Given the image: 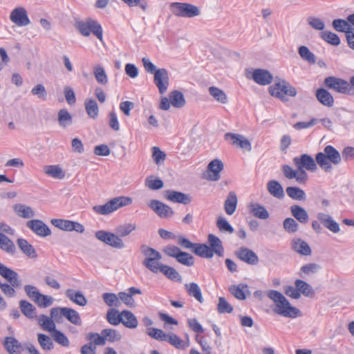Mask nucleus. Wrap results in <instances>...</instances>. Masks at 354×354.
I'll return each mask as SVG.
<instances>
[{
	"mask_svg": "<svg viewBox=\"0 0 354 354\" xmlns=\"http://www.w3.org/2000/svg\"><path fill=\"white\" fill-rule=\"evenodd\" d=\"M224 168L223 163L219 159L210 161L204 174L205 178L210 181H217L221 178V172Z\"/></svg>",
	"mask_w": 354,
	"mask_h": 354,
	"instance_id": "12",
	"label": "nucleus"
},
{
	"mask_svg": "<svg viewBox=\"0 0 354 354\" xmlns=\"http://www.w3.org/2000/svg\"><path fill=\"white\" fill-rule=\"evenodd\" d=\"M267 189L268 192L274 197L282 199L285 194L281 185L275 180H271L267 183Z\"/></svg>",
	"mask_w": 354,
	"mask_h": 354,
	"instance_id": "30",
	"label": "nucleus"
},
{
	"mask_svg": "<svg viewBox=\"0 0 354 354\" xmlns=\"http://www.w3.org/2000/svg\"><path fill=\"white\" fill-rule=\"evenodd\" d=\"M332 26L336 31L345 32L346 35H348L350 32L353 31V28L348 21V20L346 21L341 19H334L332 22Z\"/></svg>",
	"mask_w": 354,
	"mask_h": 354,
	"instance_id": "42",
	"label": "nucleus"
},
{
	"mask_svg": "<svg viewBox=\"0 0 354 354\" xmlns=\"http://www.w3.org/2000/svg\"><path fill=\"white\" fill-rule=\"evenodd\" d=\"M26 226L38 236L44 238L51 234L50 229L41 220H30L26 223Z\"/></svg>",
	"mask_w": 354,
	"mask_h": 354,
	"instance_id": "13",
	"label": "nucleus"
},
{
	"mask_svg": "<svg viewBox=\"0 0 354 354\" xmlns=\"http://www.w3.org/2000/svg\"><path fill=\"white\" fill-rule=\"evenodd\" d=\"M281 171L284 177L288 180L295 179L296 182L301 185L306 183V180L304 178L305 175L297 168L294 169L288 165H283L281 166Z\"/></svg>",
	"mask_w": 354,
	"mask_h": 354,
	"instance_id": "19",
	"label": "nucleus"
},
{
	"mask_svg": "<svg viewBox=\"0 0 354 354\" xmlns=\"http://www.w3.org/2000/svg\"><path fill=\"white\" fill-rule=\"evenodd\" d=\"M52 337L57 344L64 347H68L70 344L68 337L62 332L57 329L52 333Z\"/></svg>",
	"mask_w": 354,
	"mask_h": 354,
	"instance_id": "62",
	"label": "nucleus"
},
{
	"mask_svg": "<svg viewBox=\"0 0 354 354\" xmlns=\"http://www.w3.org/2000/svg\"><path fill=\"white\" fill-rule=\"evenodd\" d=\"M236 257L241 261L249 264L257 265L259 263L257 254L252 250L241 247L235 252Z\"/></svg>",
	"mask_w": 354,
	"mask_h": 354,
	"instance_id": "18",
	"label": "nucleus"
},
{
	"mask_svg": "<svg viewBox=\"0 0 354 354\" xmlns=\"http://www.w3.org/2000/svg\"><path fill=\"white\" fill-rule=\"evenodd\" d=\"M0 275L6 279L12 286H21V281L18 279L17 273L0 263Z\"/></svg>",
	"mask_w": 354,
	"mask_h": 354,
	"instance_id": "21",
	"label": "nucleus"
},
{
	"mask_svg": "<svg viewBox=\"0 0 354 354\" xmlns=\"http://www.w3.org/2000/svg\"><path fill=\"white\" fill-rule=\"evenodd\" d=\"M317 100L327 107H331L334 104V98L332 95L324 88H319L316 91Z\"/></svg>",
	"mask_w": 354,
	"mask_h": 354,
	"instance_id": "29",
	"label": "nucleus"
},
{
	"mask_svg": "<svg viewBox=\"0 0 354 354\" xmlns=\"http://www.w3.org/2000/svg\"><path fill=\"white\" fill-rule=\"evenodd\" d=\"M185 289L190 297H194L201 304L203 303L204 299L202 295L201 290L196 283L192 282L185 283Z\"/></svg>",
	"mask_w": 354,
	"mask_h": 354,
	"instance_id": "31",
	"label": "nucleus"
},
{
	"mask_svg": "<svg viewBox=\"0 0 354 354\" xmlns=\"http://www.w3.org/2000/svg\"><path fill=\"white\" fill-rule=\"evenodd\" d=\"M104 302L110 307L115 306L119 307L120 306V301L119 300V294L105 292L102 295Z\"/></svg>",
	"mask_w": 354,
	"mask_h": 354,
	"instance_id": "56",
	"label": "nucleus"
},
{
	"mask_svg": "<svg viewBox=\"0 0 354 354\" xmlns=\"http://www.w3.org/2000/svg\"><path fill=\"white\" fill-rule=\"evenodd\" d=\"M208 241L210 245V250H212V255L214 256V254H216L219 257H223L224 250L221 241L214 234H209Z\"/></svg>",
	"mask_w": 354,
	"mask_h": 354,
	"instance_id": "36",
	"label": "nucleus"
},
{
	"mask_svg": "<svg viewBox=\"0 0 354 354\" xmlns=\"http://www.w3.org/2000/svg\"><path fill=\"white\" fill-rule=\"evenodd\" d=\"M38 324L46 331L53 333L56 329V325L53 319L45 315H41L37 318Z\"/></svg>",
	"mask_w": 354,
	"mask_h": 354,
	"instance_id": "35",
	"label": "nucleus"
},
{
	"mask_svg": "<svg viewBox=\"0 0 354 354\" xmlns=\"http://www.w3.org/2000/svg\"><path fill=\"white\" fill-rule=\"evenodd\" d=\"M298 53L301 58L310 64L316 62L315 55L305 46H301L298 49Z\"/></svg>",
	"mask_w": 354,
	"mask_h": 354,
	"instance_id": "57",
	"label": "nucleus"
},
{
	"mask_svg": "<svg viewBox=\"0 0 354 354\" xmlns=\"http://www.w3.org/2000/svg\"><path fill=\"white\" fill-rule=\"evenodd\" d=\"M145 185L152 190L160 189L163 187V182L160 178L149 176L145 180Z\"/></svg>",
	"mask_w": 354,
	"mask_h": 354,
	"instance_id": "63",
	"label": "nucleus"
},
{
	"mask_svg": "<svg viewBox=\"0 0 354 354\" xmlns=\"http://www.w3.org/2000/svg\"><path fill=\"white\" fill-rule=\"evenodd\" d=\"M287 195L293 200H306L305 192L298 187H288L286 189Z\"/></svg>",
	"mask_w": 354,
	"mask_h": 354,
	"instance_id": "50",
	"label": "nucleus"
},
{
	"mask_svg": "<svg viewBox=\"0 0 354 354\" xmlns=\"http://www.w3.org/2000/svg\"><path fill=\"white\" fill-rule=\"evenodd\" d=\"M19 308L23 315L27 318L33 319L37 317L36 308L29 301L21 300L19 301Z\"/></svg>",
	"mask_w": 354,
	"mask_h": 354,
	"instance_id": "32",
	"label": "nucleus"
},
{
	"mask_svg": "<svg viewBox=\"0 0 354 354\" xmlns=\"http://www.w3.org/2000/svg\"><path fill=\"white\" fill-rule=\"evenodd\" d=\"M248 208L254 216L260 219H267L269 217V213L262 205L256 203H250L248 204Z\"/></svg>",
	"mask_w": 354,
	"mask_h": 354,
	"instance_id": "26",
	"label": "nucleus"
},
{
	"mask_svg": "<svg viewBox=\"0 0 354 354\" xmlns=\"http://www.w3.org/2000/svg\"><path fill=\"white\" fill-rule=\"evenodd\" d=\"M160 272L170 280L177 281H181L182 280L180 274L172 267L163 265Z\"/></svg>",
	"mask_w": 354,
	"mask_h": 354,
	"instance_id": "52",
	"label": "nucleus"
},
{
	"mask_svg": "<svg viewBox=\"0 0 354 354\" xmlns=\"http://www.w3.org/2000/svg\"><path fill=\"white\" fill-rule=\"evenodd\" d=\"M266 295L275 304L274 312L285 317L295 318L301 315V311L291 306L288 300L280 292L270 290Z\"/></svg>",
	"mask_w": 354,
	"mask_h": 354,
	"instance_id": "1",
	"label": "nucleus"
},
{
	"mask_svg": "<svg viewBox=\"0 0 354 354\" xmlns=\"http://www.w3.org/2000/svg\"><path fill=\"white\" fill-rule=\"evenodd\" d=\"M315 160L318 165L325 171H330L332 169V165H339L341 162L342 158L339 152L333 146H326L323 152H319L315 156Z\"/></svg>",
	"mask_w": 354,
	"mask_h": 354,
	"instance_id": "2",
	"label": "nucleus"
},
{
	"mask_svg": "<svg viewBox=\"0 0 354 354\" xmlns=\"http://www.w3.org/2000/svg\"><path fill=\"white\" fill-rule=\"evenodd\" d=\"M136 225L135 223H125L123 225H118L115 228V233L121 238L122 236H127L130 234L133 231L136 229Z\"/></svg>",
	"mask_w": 354,
	"mask_h": 354,
	"instance_id": "55",
	"label": "nucleus"
},
{
	"mask_svg": "<svg viewBox=\"0 0 354 354\" xmlns=\"http://www.w3.org/2000/svg\"><path fill=\"white\" fill-rule=\"evenodd\" d=\"M292 248L297 253L304 256H309L312 250L309 245L301 239H294L292 241Z\"/></svg>",
	"mask_w": 354,
	"mask_h": 354,
	"instance_id": "27",
	"label": "nucleus"
},
{
	"mask_svg": "<svg viewBox=\"0 0 354 354\" xmlns=\"http://www.w3.org/2000/svg\"><path fill=\"white\" fill-rule=\"evenodd\" d=\"M247 77L252 78L257 84L259 85H268L272 80V75L264 69H255L252 72L248 71Z\"/></svg>",
	"mask_w": 354,
	"mask_h": 354,
	"instance_id": "14",
	"label": "nucleus"
},
{
	"mask_svg": "<svg viewBox=\"0 0 354 354\" xmlns=\"http://www.w3.org/2000/svg\"><path fill=\"white\" fill-rule=\"evenodd\" d=\"M295 286L298 288L300 295L302 294L305 297H312L315 294L312 286L301 279H297L295 281Z\"/></svg>",
	"mask_w": 354,
	"mask_h": 354,
	"instance_id": "41",
	"label": "nucleus"
},
{
	"mask_svg": "<svg viewBox=\"0 0 354 354\" xmlns=\"http://www.w3.org/2000/svg\"><path fill=\"white\" fill-rule=\"evenodd\" d=\"M317 218L319 221L330 232L338 233L340 231L339 225L330 215L324 212H319L317 214Z\"/></svg>",
	"mask_w": 354,
	"mask_h": 354,
	"instance_id": "20",
	"label": "nucleus"
},
{
	"mask_svg": "<svg viewBox=\"0 0 354 354\" xmlns=\"http://www.w3.org/2000/svg\"><path fill=\"white\" fill-rule=\"evenodd\" d=\"M44 173L56 179H63L65 177V172L58 165H46L44 167Z\"/></svg>",
	"mask_w": 354,
	"mask_h": 354,
	"instance_id": "38",
	"label": "nucleus"
},
{
	"mask_svg": "<svg viewBox=\"0 0 354 354\" xmlns=\"http://www.w3.org/2000/svg\"><path fill=\"white\" fill-rule=\"evenodd\" d=\"M169 7L172 13L179 17L192 18L201 15L198 7L188 3L173 2Z\"/></svg>",
	"mask_w": 354,
	"mask_h": 354,
	"instance_id": "6",
	"label": "nucleus"
},
{
	"mask_svg": "<svg viewBox=\"0 0 354 354\" xmlns=\"http://www.w3.org/2000/svg\"><path fill=\"white\" fill-rule=\"evenodd\" d=\"M238 199L234 192H230L224 203V209L227 214L232 215L236 211Z\"/></svg>",
	"mask_w": 354,
	"mask_h": 354,
	"instance_id": "34",
	"label": "nucleus"
},
{
	"mask_svg": "<svg viewBox=\"0 0 354 354\" xmlns=\"http://www.w3.org/2000/svg\"><path fill=\"white\" fill-rule=\"evenodd\" d=\"M95 236L97 239L112 248L122 249L125 246L123 240L118 234L104 230H99L95 232Z\"/></svg>",
	"mask_w": 354,
	"mask_h": 354,
	"instance_id": "8",
	"label": "nucleus"
},
{
	"mask_svg": "<svg viewBox=\"0 0 354 354\" xmlns=\"http://www.w3.org/2000/svg\"><path fill=\"white\" fill-rule=\"evenodd\" d=\"M141 252L142 254L145 256V259H161L162 255L159 252L156 250L155 249L148 247L147 245H142L141 247Z\"/></svg>",
	"mask_w": 354,
	"mask_h": 354,
	"instance_id": "60",
	"label": "nucleus"
},
{
	"mask_svg": "<svg viewBox=\"0 0 354 354\" xmlns=\"http://www.w3.org/2000/svg\"><path fill=\"white\" fill-rule=\"evenodd\" d=\"M17 244L20 250L28 257L30 258H36L37 254L35 248L26 239H18Z\"/></svg>",
	"mask_w": 354,
	"mask_h": 354,
	"instance_id": "46",
	"label": "nucleus"
},
{
	"mask_svg": "<svg viewBox=\"0 0 354 354\" xmlns=\"http://www.w3.org/2000/svg\"><path fill=\"white\" fill-rule=\"evenodd\" d=\"M295 166L305 175L304 178L307 181L308 174L306 170L315 171L317 169L316 160H315L308 154L304 153L292 159Z\"/></svg>",
	"mask_w": 354,
	"mask_h": 354,
	"instance_id": "7",
	"label": "nucleus"
},
{
	"mask_svg": "<svg viewBox=\"0 0 354 354\" xmlns=\"http://www.w3.org/2000/svg\"><path fill=\"white\" fill-rule=\"evenodd\" d=\"M85 111L90 118L95 120L99 115V106L97 102L93 98L84 100Z\"/></svg>",
	"mask_w": 354,
	"mask_h": 354,
	"instance_id": "33",
	"label": "nucleus"
},
{
	"mask_svg": "<svg viewBox=\"0 0 354 354\" xmlns=\"http://www.w3.org/2000/svg\"><path fill=\"white\" fill-rule=\"evenodd\" d=\"M169 97L171 105L175 108H182L186 103L183 94L178 91H171L169 93Z\"/></svg>",
	"mask_w": 354,
	"mask_h": 354,
	"instance_id": "45",
	"label": "nucleus"
},
{
	"mask_svg": "<svg viewBox=\"0 0 354 354\" xmlns=\"http://www.w3.org/2000/svg\"><path fill=\"white\" fill-rule=\"evenodd\" d=\"M176 260L180 263L187 266H192L194 263V257L189 253L183 251L178 255Z\"/></svg>",
	"mask_w": 354,
	"mask_h": 354,
	"instance_id": "64",
	"label": "nucleus"
},
{
	"mask_svg": "<svg viewBox=\"0 0 354 354\" xmlns=\"http://www.w3.org/2000/svg\"><path fill=\"white\" fill-rule=\"evenodd\" d=\"M154 83L160 93L164 94L169 86V74L165 68H159L154 75Z\"/></svg>",
	"mask_w": 354,
	"mask_h": 354,
	"instance_id": "17",
	"label": "nucleus"
},
{
	"mask_svg": "<svg viewBox=\"0 0 354 354\" xmlns=\"http://www.w3.org/2000/svg\"><path fill=\"white\" fill-rule=\"evenodd\" d=\"M269 93L272 96L282 101H287L286 96L295 97L297 95V90L287 81L281 80L269 87Z\"/></svg>",
	"mask_w": 354,
	"mask_h": 354,
	"instance_id": "4",
	"label": "nucleus"
},
{
	"mask_svg": "<svg viewBox=\"0 0 354 354\" xmlns=\"http://www.w3.org/2000/svg\"><path fill=\"white\" fill-rule=\"evenodd\" d=\"M165 196L167 200L171 202L184 205L189 204L192 201L191 197L188 194L174 190L165 191Z\"/></svg>",
	"mask_w": 354,
	"mask_h": 354,
	"instance_id": "23",
	"label": "nucleus"
},
{
	"mask_svg": "<svg viewBox=\"0 0 354 354\" xmlns=\"http://www.w3.org/2000/svg\"><path fill=\"white\" fill-rule=\"evenodd\" d=\"M133 199L129 196H118L109 200L102 205H95L93 207L94 211L102 215L109 214L119 208L131 205Z\"/></svg>",
	"mask_w": 354,
	"mask_h": 354,
	"instance_id": "3",
	"label": "nucleus"
},
{
	"mask_svg": "<svg viewBox=\"0 0 354 354\" xmlns=\"http://www.w3.org/2000/svg\"><path fill=\"white\" fill-rule=\"evenodd\" d=\"M209 95L218 103L225 104L228 102V97L225 93L216 86H210L208 88Z\"/></svg>",
	"mask_w": 354,
	"mask_h": 354,
	"instance_id": "40",
	"label": "nucleus"
},
{
	"mask_svg": "<svg viewBox=\"0 0 354 354\" xmlns=\"http://www.w3.org/2000/svg\"><path fill=\"white\" fill-rule=\"evenodd\" d=\"M121 323L127 328L135 329L138 326V321L135 315L130 310L121 311Z\"/></svg>",
	"mask_w": 354,
	"mask_h": 354,
	"instance_id": "24",
	"label": "nucleus"
},
{
	"mask_svg": "<svg viewBox=\"0 0 354 354\" xmlns=\"http://www.w3.org/2000/svg\"><path fill=\"white\" fill-rule=\"evenodd\" d=\"M66 296L71 301L80 306H85L87 304V299L80 291H75L73 289L66 290Z\"/></svg>",
	"mask_w": 354,
	"mask_h": 354,
	"instance_id": "28",
	"label": "nucleus"
},
{
	"mask_svg": "<svg viewBox=\"0 0 354 354\" xmlns=\"http://www.w3.org/2000/svg\"><path fill=\"white\" fill-rule=\"evenodd\" d=\"M63 310L64 317H65L68 322L77 326L81 325L82 320L79 313L76 310L67 307H64Z\"/></svg>",
	"mask_w": 354,
	"mask_h": 354,
	"instance_id": "48",
	"label": "nucleus"
},
{
	"mask_svg": "<svg viewBox=\"0 0 354 354\" xmlns=\"http://www.w3.org/2000/svg\"><path fill=\"white\" fill-rule=\"evenodd\" d=\"M75 26L82 35L88 37L92 32L101 41H103L102 28L97 21L92 19H86L85 21H77Z\"/></svg>",
	"mask_w": 354,
	"mask_h": 354,
	"instance_id": "5",
	"label": "nucleus"
},
{
	"mask_svg": "<svg viewBox=\"0 0 354 354\" xmlns=\"http://www.w3.org/2000/svg\"><path fill=\"white\" fill-rule=\"evenodd\" d=\"M0 248L12 254L15 253L16 249L13 242L1 232H0Z\"/></svg>",
	"mask_w": 354,
	"mask_h": 354,
	"instance_id": "49",
	"label": "nucleus"
},
{
	"mask_svg": "<svg viewBox=\"0 0 354 354\" xmlns=\"http://www.w3.org/2000/svg\"><path fill=\"white\" fill-rule=\"evenodd\" d=\"M50 223L55 227L65 232L75 231L77 233L82 234L85 230L82 224L79 222L71 220L53 218L50 220Z\"/></svg>",
	"mask_w": 354,
	"mask_h": 354,
	"instance_id": "11",
	"label": "nucleus"
},
{
	"mask_svg": "<svg viewBox=\"0 0 354 354\" xmlns=\"http://www.w3.org/2000/svg\"><path fill=\"white\" fill-rule=\"evenodd\" d=\"M149 207L162 218L171 217L174 214L171 207L158 200H151L149 203Z\"/></svg>",
	"mask_w": 354,
	"mask_h": 354,
	"instance_id": "16",
	"label": "nucleus"
},
{
	"mask_svg": "<svg viewBox=\"0 0 354 354\" xmlns=\"http://www.w3.org/2000/svg\"><path fill=\"white\" fill-rule=\"evenodd\" d=\"M246 284L240 283L237 286L233 285L229 288L230 293L236 299L244 300L246 299L245 291L248 290Z\"/></svg>",
	"mask_w": 354,
	"mask_h": 354,
	"instance_id": "47",
	"label": "nucleus"
},
{
	"mask_svg": "<svg viewBox=\"0 0 354 354\" xmlns=\"http://www.w3.org/2000/svg\"><path fill=\"white\" fill-rule=\"evenodd\" d=\"M93 73L97 83L102 85H106L108 83V76L102 65L97 64L94 66Z\"/></svg>",
	"mask_w": 354,
	"mask_h": 354,
	"instance_id": "43",
	"label": "nucleus"
},
{
	"mask_svg": "<svg viewBox=\"0 0 354 354\" xmlns=\"http://www.w3.org/2000/svg\"><path fill=\"white\" fill-rule=\"evenodd\" d=\"M224 138L231 145L241 149L244 151L250 152L252 151V144L250 141L243 135L234 133H226Z\"/></svg>",
	"mask_w": 354,
	"mask_h": 354,
	"instance_id": "10",
	"label": "nucleus"
},
{
	"mask_svg": "<svg viewBox=\"0 0 354 354\" xmlns=\"http://www.w3.org/2000/svg\"><path fill=\"white\" fill-rule=\"evenodd\" d=\"M102 334L104 337V344L110 342L115 343L119 342L122 339V335L120 333L113 328H105L102 330Z\"/></svg>",
	"mask_w": 354,
	"mask_h": 354,
	"instance_id": "39",
	"label": "nucleus"
},
{
	"mask_svg": "<svg viewBox=\"0 0 354 354\" xmlns=\"http://www.w3.org/2000/svg\"><path fill=\"white\" fill-rule=\"evenodd\" d=\"M321 38L333 46H338L340 44V39L338 35L333 32L326 30L320 34Z\"/></svg>",
	"mask_w": 354,
	"mask_h": 354,
	"instance_id": "53",
	"label": "nucleus"
},
{
	"mask_svg": "<svg viewBox=\"0 0 354 354\" xmlns=\"http://www.w3.org/2000/svg\"><path fill=\"white\" fill-rule=\"evenodd\" d=\"M15 213L20 218H31L35 216V211L33 209L27 206L24 204L17 203L12 207Z\"/></svg>",
	"mask_w": 354,
	"mask_h": 354,
	"instance_id": "25",
	"label": "nucleus"
},
{
	"mask_svg": "<svg viewBox=\"0 0 354 354\" xmlns=\"http://www.w3.org/2000/svg\"><path fill=\"white\" fill-rule=\"evenodd\" d=\"M193 252L203 258H212V250L205 244H195Z\"/></svg>",
	"mask_w": 354,
	"mask_h": 354,
	"instance_id": "51",
	"label": "nucleus"
},
{
	"mask_svg": "<svg viewBox=\"0 0 354 354\" xmlns=\"http://www.w3.org/2000/svg\"><path fill=\"white\" fill-rule=\"evenodd\" d=\"M217 310L220 314L231 313L233 311V306L225 299L220 297L217 305Z\"/></svg>",
	"mask_w": 354,
	"mask_h": 354,
	"instance_id": "61",
	"label": "nucleus"
},
{
	"mask_svg": "<svg viewBox=\"0 0 354 354\" xmlns=\"http://www.w3.org/2000/svg\"><path fill=\"white\" fill-rule=\"evenodd\" d=\"M57 121L61 127L66 128L72 124L73 118L66 109H62L58 112Z\"/></svg>",
	"mask_w": 354,
	"mask_h": 354,
	"instance_id": "44",
	"label": "nucleus"
},
{
	"mask_svg": "<svg viewBox=\"0 0 354 354\" xmlns=\"http://www.w3.org/2000/svg\"><path fill=\"white\" fill-rule=\"evenodd\" d=\"M3 345L9 354H20L24 350L22 344L11 336L5 337Z\"/></svg>",
	"mask_w": 354,
	"mask_h": 354,
	"instance_id": "22",
	"label": "nucleus"
},
{
	"mask_svg": "<svg viewBox=\"0 0 354 354\" xmlns=\"http://www.w3.org/2000/svg\"><path fill=\"white\" fill-rule=\"evenodd\" d=\"M160 259H144L142 264L153 273H158L160 271L163 264L160 262Z\"/></svg>",
	"mask_w": 354,
	"mask_h": 354,
	"instance_id": "58",
	"label": "nucleus"
},
{
	"mask_svg": "<svg viewBox=\"0 0 354 354\" xmlns=\"http://www.w3.org/2000/svg\"><path fill=\"white\" fill-rule=\"evenodd\" d=\"M324 84L328 88L342 94L350 95L353 93L349 82L341 78L328 77L324 80Z\"/></svg>",
	"mask_w": 354,
	"mask_h": 354,
	"instance_id": "9",
	"label": "nucleus"
},
{
	"mask_svg": "<svg viewBox=\"0 0 354 354\" xmlns=\"http://www.w3.org/2000/svg\"><path fill=\"white\" fill-rule=\"evenodd\" d=\"M121 312L114 308L109 309L106 313V319L113 326H118L121 323Z\"/></svg>",
	"mask_w": 354,
	"mask_h": 354,
	"instance_id": "59",
	"label": "nucleus"
},
{
	"mask_svg": "<svg viewBox=\"0 0 354 354\" xmlns=\"http://www.w3.org/2000/svg\"><path fill=\"white\" fill-rule=\"evenodd\" d=\"M10 19L17 26H26L30 23L27 11L23 7L13 9L10 12Z\"/></svg>",
	"mask_w": 354,
	"mask_h": 354,
	"instance_id": "15",
	"label": "nucleus"
},
{
	"mask_svg": "<svg viewBox=\"0 0 354 354\" xmlns=\"http://www.w3.org/2000/svg\"><path fill=\"white\" fill-rule=\"evenodd\" d=\"M37 341L44 351H51L53 348V342L50 337L43 333L37 334Z\"/></svg>",
	"mask_w": 354,
	"mask_h": 354,
	"instance_id": "54",
	"label": "nucleus"
},
{
	"mask_svg": "<svg viewBox=\"0 0 354 354\" xmlns=\"http://www.w3.org/2000/svg\"><path fill=\"white\" fill-rule=\"evenodd\" d=\"M290 212L301 223H306L308 221V214L306 209L299 205H295L290 207Z\"/></svg>",
	"mask_w": 354,
	"mask_h": 354,
	"instance_id": "37",
	"label": "nucleus"
}]
</instances>
